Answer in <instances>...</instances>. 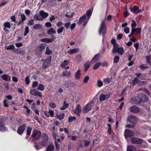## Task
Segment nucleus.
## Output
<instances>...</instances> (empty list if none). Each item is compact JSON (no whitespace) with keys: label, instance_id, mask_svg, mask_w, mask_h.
Wrapping results in <instances>:
<instances>
[{"label":"nucleus","instance_id":"obj_34","mask_svg":"<svg viewBox=\"0 0 151 151\" xmlns=\"http://www.w3.org/2000/svg\"><path fill=\"white\" fill-rule=\"evenodd\" d=\"M37 89L41 91H43L45 89V87L43 84H40L37 88Z\"/></svg>","mask_w":151,"mask_h":151},{"label":"nucleus","instance_id":"obj_31","mask_svg":"<svg viewBox=\"0 0 151 151\" xmlns=\"http://www.w3.org/2000/svg\"><path fill=\"white\" fill-rule=\"evenodd\" d=\"M42 27V25L40 24H37L34 26L33 28L35 29H39Z\"/></svg>","mask_w":151,"mask_h":151},{"label":"nucleus","instance_id":"obj_25","mask_svg":"<svg viewBox=\"0 0 151 151\" xmlns=\"http://www.w3.org/2000/svg\"><path fill=\"white\" fill-rule=\"evenodd\" d=\"M81 70L78 69L76 72L75 75V77L76 80H79L81 78Z\"/></svg>","mask_w":151,"mask_h":151},{"label":"nucleus","instance_id":"obj_28","mask_svg":"<svg viewBox=\"0 0 151 151\" xmlns=\"http://www.w3.org/2000/svg\"><path fill=\"white\" fill-rule=\"evenodd\" d=\"M40 16H41L40 15V14L38 15V14H36L34 15L33 18L36 20H39L42 21L43 20V19Z\"/></svg>","mask_w":151,"mask_h":151},{"label":"nucleus","instance_id":"obj_30","mask_svg":"<svg viewBox=\"0 0 151 151\" xmlns=\"http://www.w3.org/2000/svg\"><path fill=\"white\" fill-rule=\"evenodd\" d=\"M68 104L66 103V102L65 101L63 103V106L60 108V109L61 110L65 109L68 107Z\"/></svg>","mask_w":151,"mask_h":151},{"label":"nucleus","instance_id":"obj_8","mask_svg":"<svg viewBox=\"0 0 151 151\" xmlns=\"http://www.w3.org/2000/svg\"><path fill=\"white\" fill-rule=\"evenodd\" d=\"M143 141L142 139L136 137H133L131 139L132 143L134 144L141 145L143 142Z\"/></svg>","mask_w":151,"mask_h":151},{"label":"nucleus","instance_id":"obj_19","mask_svg":"<svg viewBox=\"0 0 151 151\" xmlns=\"http://www.w3.org/2000/svg\"><path fill=\"white\" fill-rule=\"evenodd\" d=\"M100 57V54L98 53L96 54L93 58L91 62L92 63H94L99 60Z\"/></svg>","mask_w":151,"mask_h":151},{"label":"nucleus","instance_id":"obj_54","mask_svg":"<svg viewBox=\"0 0 151 151\" xmlns=\"http://www.w3.org/2000/svg\"><path fill=\"white\" fill-rule=\"evenodd\" d=\"M76 117L74 116H70L68 119V122H71L75 120Z\"/></svg>","mask_w":151,"mask_h":151},{"label":"nucleus","instance_id":"obj_35","mask_svg":"<svg viewBox=\"0 0 151 151\" xmlns=\"http://www.w3.org/2000/svg\"><path fill=\"white\" fill-rule=\"evenodd\" d=\"M90 65L91 64L90 62H87L85 64V68L84 70L85 71H86L88 70L89 68Z\"/></svg>","mask_w":151,"mask_h":151},{"label":"nucleus","instance_id":"obj_26","mask_svg":"<svg viewBox=\"0 0 151 151\" xmlns=\"http://www.w3.org/2000/svg\"><path fill=\"white\" fill-rule=\"evenodd\" d=\"M6 129L5 127L4 123L0 121V131L4 132L6 131Z\"/></svg>","mask_w":151,"mask_h":151},{"label":"nucleus","instance_id":"obj_55","mask_svg":"<svg viewBox=\"0 0 151 151\" xmlns=\"http://www.w3.org/2000/svg\"><path fill=\"white\" fill-rule=\"evenodd\" d=\"M64 116H65L64 114H62L59 115H57L58 118L60 120H62L64 118Z\"/></svg>","mask_w":151,"mask_h":151},{"label":"nucleus","instance_id":"obj_5","mask_svg":"<svg viewBox=\"0 0 151 151\" xmlns=\"http://www.w3.org/2000/svg\"><path fill=\"white\" fill-rule=\"evenodd\" d=\"M41 134V133L40 131L35 130L32 132V137H33L34 140H36L40 137Z\"/></svg>","mask_w":151,"mask_h":151},{"label":"nucleus","instance_id":"obj_40","mask_svg":"<svg viewBox=\"0 0 151 151\" xmlns=\"http://www.w3.org/2000/svg\"><path fill=\"white\" fill-rule=\"evenodd\" d=\"M48 104L49 107L52 109H54L56 107V105L53 103H49Z\"/></svg>","mask_w":151,"mask_h":151},{"label":"nucleus","instance_id":"obj_32","mask_svg":"<svg viewBox=\"0 0 151 151\" xmlns=\"http://www.w3.org/2000/svg\"><path fill=\"white\" fill-rule=\"evenodd\" d=\"M112 81V78H104L103 79V81L104 83H109Z\"/></svg>","mask_w":151,"mask_h":151},{"label":"nucleus","instance_id":"obj_29","mask_svg":"<svg viewBox=\"0 0 151 151\" xmlns=\"http://www.w3.org/2000/svg\"><path fill=\"white\" fill-rule=\"evenodd\" d=\"M63 76H66L67 77H69L71 76V72L70 71H65L63 72Z\"/></svg>","mask_w":151,"mask_h":151},{"label":"nucleus","instance_id":"obj_2","mask_svg":"<svg viewBox=\"0 0 151 151\" xmlns=\"http://www.w3.org/2000/svg\"><path fill=\"white\" fill-rule=\"evenodd\" d=\"M94 106V101L92 100L88 103L83 108L82 111L84 113H86L91 110Z\"/></svg>","mask_w":151,"mask_h":151},{"label":"nucleus","instance_id":"obj_37","mask_svg":"<svg viewBox=\"0 0 151 151\" xmlns=\"http://www.w3.org/2000/svg\"><path fill=\"white\" fill-rule=\"evenodd\" d=\"M51 37H52V39H50L49 38H46V42L47 43H50L52 42L55 39H56L55 37H54L53 36H51Z\"/></svg>","mask_w":151,"mask_h":151},{"label":"nucleus","instance_id":"obj_3","mask_svg":"<svg viewBox=\"0 0 151 151\" xmlns=\"http://www.w3.org/2000/svg\"><path fill=\"white\" fill-rule=\"evenodd\" d=\"M106 33V26L105 24V20L102 21L99 30V33L100 35H102L103 36L102 41H103L104 35Z\"/></svg>","mask_w":151,"mask_h":151},{"label":"nucleus","instance_id":"obj_49","mask_svg":"<svg viewBox=\"0 0 151 151\" xmlns=\"http://www.w3.org/2000/svg\"><path fill=\"white\" fill-rule=\"evenodd\" d=\"M89 79V77L88 76H86L83 79V83H86Z\"/></svg>","mask_w":151,"mask_h":151},{"label":"nucleus","instance_id":"obj_46","mask_svg":"<svg viewBox=\"0 0 151 151\" xmlns=\"http://www.w3.org/2000/svg\"><path fill=\"white\" fill-rule=\"evenodd\" d=\"M140 81H138L137 78H135L134 80L132 81V84L133 86L135 85L139 82H140Z\"/></svg>","mask_w":151,"mask_h":151},{"label":"nucleus","instance_id":"obj_63","mask_svg":"<svg viewBox=\"0 0 151 151\" xmlns=\"http://www.w3.org/2000/svg\"><path fill=\"white\" fill-rule=\"evenodd\" d=\"M34 22V20L33 19H30L28 22V25H33Z\"/></svg>","mask_w":151,"mask_h":151},{"label":"nucleus","instance_id":"obj_21","mask_svg":"<svg viewBox=\"0 0 151 151\" xmlns=\"http://www.w3.org/2000/svg\"><path fill=\"white\" fill-rule=\"evenodd\" d=\"M79 50L80 49L79 48H74L68 51L67 52L70 55H72L78 52Z\"/></svg>","mask_w":151,"mask_h":151},{"label":"nucleus","instance_id":"obj_13","mask_svg":"<svg viewBox=\"0 0 151 151\" xmlns=\"http://www.w3.org/2000/svg\"><path fill=\"white\" fill-rule=\"evenodd\" d=\"M51 59L48 58L44 61L43 64L42 65V68L45 69L49 66L51 64Z\"/></svg>","mask_w":151,"mask_h":151},{"label":"nucleus","instance_id":"obj_47","mask_svg":"<svg viewBox=\"0 0 151 151\" xmlns=\"http://www.w3.org/2000/svg\"><path fill=\"white\" fill-rule=\"evenodd\" d=\"M52 53V51L50 50L48 47H46L45 54L47 55H50Z\"/></svg>","mask_w":151,"mask_h":151},{"label":"nucleus","instance_id":"obj_51","mask_svg":"<svg viewBox=\"0 0 151 151\" xmlns=\"http://www.w3.org/2000/svg\"><path fill=\"white\" fill-rule=\"evenodd\" d=\"M29 32V28L28 27H26L25 28V32L24 34V36H26Z\"/></svg>","mask_w":151,"mask_h":151},{"label":"nucleus","instance_id":"obj_44","mask_svg":"<svg viewBox=\"0 0 151 151\" xmlns=\"http://www.w3.org/2000/svg\"><path fill=\"white\" fill-rule=\"evenodd\" d=\"M103 85L102 82L100 80H98L97 82V86L99 87H100Z\"/></svg>","mask_w":151,"mask_h":151},{"label":"nucleus","instance_id":"obj_41","mask_svg":"<svg viewBox=\"0 0 151 151\" xmlns=\"http://www.w3.org/2000/svg\"><path fill=\"white\" fill-rule=\"evenodd\" d=\"M55 143L56 150L57 151H58L60 149V145L58 143L56 142V140H55Z\"/></svg>","mask_w":151,"mask_h":151},{"label":"nucleus","instance_id":"obj_59","mask_svg":"<svg viewBox=\"0 0 151 151\" xmlns=\"http://www.w3.org/2000/svg\"><path fill=\"white\" fill-rule=\"evenodd\" d=\"M130 31V29L128 27H126L124 29V32L126 33V34H128V33Z\"/></svg>","mask_w":151,"mask_h":151},{"label":"nucleus","instance_id":"obj_16","mask_svg":"<svg viewBox=\"0 0 151 151\" xmlns=\"http://www.w3.org/2000/svg\"><path fill=\"white\" fill-rule=\"evenodd\" d=\"M130 111L134 113H137L140 111V109L139 108L136 106H134L130 107L129 108Z\"/></svg>","mask_w":151,"mask_h":151},{"label":"nucleus","instance_id":"obj_53","mask_svg":"<svg viewBox=\"0 0 151 151\" xmlns=\"http://www.w3.org/2000/svg\"><path fill=\"white\" fill-rule=\"evenodd\" d=\"M151 57L150 56H147L146 57L147 63L148 64H151V62L150 61Z\"/></svg>","mask_w":151,"mask_h":151},{"label":"nucleus","instance_id":"obj_14","mask_svg":"<svg viewBox=\"0 0 151 151\" xmlns=\"http://www.w3.org/2000/svg\"><path fill=\"white\" fill-rule=\"evenodd\" d=\"M110 95L109 94H102L100 95L99 100L101 101H104L108 99L110 97Z\"/></svg>","mask_w":151,"mask_h":151},{"label":"nucleus","instance_id":"obj_36","mask_svg":"<svg viewBox=\"0 0 151 151\" xmlns=\"http://www.w3.org/2000/svg\"><path fill=\"white\" fill-rule=\"evenodd\" d=\"M70 82H68V81H65L64 82L63 85L66 88H68L70 87Z\"/></svg>","mask_w":151,"mask_h":151},{"label":"nucleus","instance_id":"obj_60","mask_svg":"<svg viewBox=\"0 0 151 151\" xmlns=\"http://www.w3.org/2000/svg\"><path fill=\"white\" fill-rule=\"evenodd\" d=\"M49 112L50 114V116L51 117H52L54 115V112L52 110L49 109Z\"/></svg>","mask_w":151,"mask_h":151},{"label":"nucleus","instance_id":"obj_27","mask_svg":"<svg viewBox=\"0 0 151 151\" xmlns=\"http://www.w3.org/2000/svg\"><path fill=\"white\" fill-rule=\"evenodd\" d=\"M47 33L49 35H51L52 34H55L56 32L54 28H51L47 31Z\"/></svg>","mask_w":151,"mask_h":151},{"label":"nucleus","instance_id":"obj_45","mask_svg":"<svg viewBox=\"0 0 151 151\" xmlns=\"http://www.w3.org/2000/svg\"><path fill=\"white\" fill-rule=\"evenodd\" d=\"M119 57L118 56H116L114 59V63H117L119 60Z\"/></svg>","mask_w":151,"mask_h":151},{"label":"nucleus","instance_id":"obj_23","mask_svg":"<svg viewBox=\"0 0 151 151\" xmlns=\"http://www.w3.org/2000/svg\"><path fill=\"white\" fill-rule=\"evenodd\" d=\"M2 79L6 81H10L11 78L10 76L6 74H3L1 76Z\"/></svg>","mask_w":151,"mask_h":151},{"label":"nucleus","instance_id":"obj_39","mask_svg":"<svg viewBox=\"0 0 151 151\" xmlns=\"http://www.w3.org/2000/svg\"><path fill=\"white\" fill-rule=\"evenodd\" d=\"M5 48L7 50H13L14 49L15 47L13 45H11L6 47Z\"/></svg>","mask_w":151,"mask_h":151},{"label":"nucleus","instance_id":"obj_22","mask_svg":"<svg viewBox=\"0 0 151 151\" xmlns=\"http://www.w3.org/2000/svg\"><path fill=\"white\" fill-rule=\"evenodd\" d=\"M39 14L41 16V17L43 19L46 18L49 15L48 14L47 12H45L43 10L40 11L39 13Z\"/></svg>","mask_w":151,"mask_h":151},{"label":"nucleus","instance_id":"obj_24","mask_svg":"<svg viewBox=\"0 0 151 151\" xmlns=\"http://www.w3.org/2000/svg\"><path fill=\"white\" fill-rule=\"evenodd\" d=\"M131 31L133 32L134 34H139L141 32V29L140 27H138L137 28H132Z\"/></svg>","mask_w":151,"mask_h":151},{"label":"nucleus","instance_id":"obj_7","mask_svg":"<svg viewBox=\"0 0 151 151\" xmlns=\"http://www.w3.org/2000/svg\"><path fill=\"white\" fill-rule=\"evenodd\" d=\"M138 98L139 100L142 102H146L148 100L147 96L143 93H138Z\"/></svg>","mask_w":151,"mask_h":151},{"label":"nucleus","instance_id":"obj_4","mask_svg":"<svg viewBox=\"0 0 151 151\" xmlns=\"http://www.w3.org/2000/svg\"><path fill=\"white\" fill-rule=\"evenodd\" d=\"M47 140H43L42 142V145H40V144H37L36 142H35L34 146L37 150H39L42 148V146H45L46 145Z\"/></svg>","mask_w":151,"mask_h":151},{"label":"nucleus","instance_id":"obj_38","mask_svg":"<svg viewBox=\"0 0 151 151\" xmlns=\"http://www.w3.org/2000/svg\"><path fill=\"white\" fill-rule=\"evenodd\" d=\"M4 27L10 28H11V25L10 23L9 22H6L4 23Z\"/></svg>","mask_w":151,"mask_h":151},{"label":"nucleus","instance_id":"obj_52","mask_svg":"<svg viewBox=\"0 0 151 151\" xmlns=\"http://www.w3.org/2000/svg\"><path fill=\"white\" fill-rule=\"evenodd\" d=\"M64 28L63 27H61L59 29H58L57 30V32L58 34H60L64 30Z\"/></svg>","mask_w":151,"mask_h":151},{"label":"nucleus","instance_id":"obj_11","mask_svg":"<svg viewBox=\"0 0 151 151\" xmlns=\"http://www.w3.org/2000/svg\"><path fill=\"white\" fill-rule=\"evenodd\" d=\"M26 126L25 124H24L20 126L17 130V133L19 135H22L25 130Z\"/></svg>","mask_w":151,"mask_h":151},{"label":"nucleus","instance_id":"obj_58","mask_svg":"<svg viewBox=\"0 0 151 151\" xmlns=\"http://www.w3.org/2000/svg\"><path fill=\"white\" fill-rule=\"evenodd\" d=\"M4 106L6 107H8L9 106V104L7 103V100L5 99L3 102Z\"/></svg>","mask_w":151,"mask_h":151},{"label":"nucleus","instance_id":"obj_18","mask_svg":"<svg viewBox=\"0 0 151 151\" xmlns=\"http://www.w3.org/2000/svg\"><path fill=\"white\" fill-rule=\"evenodd\" d=\"M73 111L74 113L78 115H80L81 111V107L79 104H77Z\"/></svg>","mask_w":151,"mask_h":151},{"label":"nucleus","instance_id":"obj_9","mask_svg":"<svg viewBox=\"0 0 151 151\" xmlns=\"http://www.w3.org/2000/svg\"><path fill=\"white\" fill-rule=\"evenodd\" d=\"M93 12V10H88L86 13V15L87 16V18L86 19V20H85V21L83 23V26H84L86 25V24H87L88 22L89 19Z\"/></svg>","mask_w":151,"mask_h":151},{"label":"nucleus","instance_id":"obj_17","mask_svg":"<svg viewBox=\"0 0 151 151\" xmlns=\"http://www.w3.org/2000/svg\"><path fill=\"white\" fill-rule=\"evenodd\" d=\"M70 63L69 60H65L63 62L61 65V67L62 68H64L65 69H68L69 68V67L68 66Z\"/></svg>","mask_w":151,"mask_h":151},{"label":"nucleus","instance_id":"obj_1","mask_svg":"<svg viewBox=\"0 0 151 151\" xmlns=\"http://www.w3.org/2000/svg\"><path fill=\"white\" fill-rule=\"evenodd\" d=\"M112 43L113 44V47L111 52L114 53L118 52L121 55H122L124 52V50L122 47H118V45L117 43L115 42V40H112Z\"/></svg>","mask_w":151,"mask_h":151},{"label":"nucleus","instance_id":"obj_43","mask_svg":"<svg viewBox=\"0 0 151 151\" xmlns=\"http://www.w3.org/2000/svg\"><path fill=\"white\" fill-rule=\"evenodd\" d=\"M32 131V128L30 127H28L27 128V135H29L30 134Z\"/></svg>","mask_w":151,"mask_h":151},{"label":"nucleus","instance_id":"obj_6","mask_svg":"<svg viewBox=\"0 0 151 151\" xmlns=\"http://www.w3.org/2000/svg\"><path fill=\"white\" fill-rule=\"evenodd\" d=\"M30 93L32 95L34 96H37L40 97H42V93L35 89L31 90L30 91Z\"/></svg>","mask_w":151,"mask_h":151},{"label":"nucleus","instance_id":"obj_20","mask_svg":"<svg viewBox=\"0 0 151 151\" xmlns=\"http://www.w3.org/2000/svg\"><path fill=\"white\" fill-rule=\"evenodd\" d=\"M87 18L86 17V14H84L83 16L81 17L79 19V20L78 22V25H80L81 24L84 22L86 20Z\"/></svg>","mask_w":151,"mask_h":151},{"label":"nucleus","instance_id":"obj_57","mask_svg":"<svg viewBox=\"0 0 151 151\" xmlns=\"http://www.w3.org/2000/svg\"><path fill=\"white\" fill-rule=\"evenodd\" d=\"M135 125H134V123H133V124H130L127 125L126 127L127 128H134L135 127Z\"/></svg>","mask_w":151,"mask_h":151},{"label":"nucleus","instance_id":"obj_56","mask_svg":"<svg viewBox=\"0 0 151 151\" xmlns=\"http://www.w3.org/2000/svg\"><path fill=\"white\" fill-rule=\"evenodd\" d=\"M25 81L27 84H29L30 82L29 77V76H27L25 78Z\"/></svg>","mask_w":151,"mask_h":151},{"label":"nucleus","instance_id":"obj_61","mask_svg":"<svg viewBox=\"0 0 151 151\" xmlns=\"http://www.w3.org/2000/svg\"><path fill=\"white\" fill-rule=\"evenodd\" d=\"M142 89L143 91L145 92L148 95H149L150 94V93L149 90L147 89L144 88H142Z\"/></svg>","mask_w":151,"mask_h":151},{"label":"nucleus","instance_id":"obj_42","mask_svg":"<svg viewBox=\"0 0 151 151\" xmlns=\"http://www.w3.org/2000/svg\"><path fill=\"white\" fill-rule=\"evenodd\" d=\"M46 46V44L45 43H42V44L39 47V48L40 49V50L42 51V50L45 48V47Z\"/></svg>","mask_w":151,"mask_h":151},{"label":"nucleus","instance_id":"obj_50","mask_svg":"<svg viewBox=\"0 0 151 151\" xmlns=\"http://www.w3.org/2000/svg\"><path fill=\"white\" fill-rule=\"evenodd\" d=\"M139 68L143 70L147 69L149 68V67L145 66L144 64H142L139 66Z\"/></svg>","mask_w":151,"mask_h":151},{"label":"nucleus","instance_id":"obj_48","mask_svg":"<svg viewBox=\"0 0 151 151\" xmlns=\"http://www.w3.org/2000/svg\"><path fill=\"white\" fill-rule=\"evenodd\" d=\"M101 63H96L93 66V69L94 70L97 69L100 65Z\"/></svg>","mask_w":151,"mask_h":151},{"label":"nucleus","instance_id":"obj_64","mask_svg":"<svg viewBox=\"0 0 151 151\" xmlns=\"http://www.w3.org/2000/svg\"><path fill=\"white\" fill-rule=\"evenodd\" d=\"M45 26L47 27H50L52 26V24L50 22H47L45 24Z\"/></svg>","mask_w":151,"mask_h":151},{"label":"nucleus","instance_id":"obj_62","mask_svg":"<svg viewBox=\"0 0 151 151\" xmlns=\"http://www.w3.org/2000/svg\"><path fill=\"white\" fill-rule=\"evenodd\" d=\"M63 24V23L61 21H59L58 22L56 25L57 26L59 27H62Z\"/></svg>","mask_w":151,"mask_h":151},{"label":"nucleus","instance_id":"obj_33","mask_svg":"<svg viewBox=\"0 0 151 151\" xmlns=\"http://www.w3.org/2000/svg\"><path fill=\"white\" fill-rule=\"evenodd\" d=\"M54 149V147L53 145H50L47 147L46 150L47 151H52Z\"/></svg>","mask_w":151,"mask_h":151},{"label":"nucleus","instance_id":"obj_10","mask_svg":"<svg viewBox=\"0 0 151 151\" xmlns=\"http://www.w3.org/2000/svg\"><path fill=\"white\" fill-rule=\"evenodd\" d=\"M134 135V132L131 130L126 129L124 131V136L126 139L128 137L133 136Z\"/></svg>","mask_w":151,"mask_h":151},{"label":"nucleus","instance_id":"obj_15","mask_svg":"<svg viewBox=\"0 0 151 151\" xmlns=\"http://www.w3.org/2000/svg\"><path fill=\"white\" fill-rule=\"evenodd\" d=\"M127 119L129 123L131 124H133L135 125V123L137 120V117L136 116L133 115H130L128 117Z\"/></svg>","mask_w":151,"mask_h":151},{"label":"nucleus","instance_id":"obj_12","mask_svg":"<svg viewBox=\"0 0 151 151\" xmlns=\"http://www.w3.org/2000/svg\"><path fill=\"white\" fill-rule=\"evenodd\" d=\"M130 11L134 14H137L142 11L141 9H139L138 6H134L133 7L130 8Z\"/></svg>","mask_w":151,"mask_h":151}]
</instances>
